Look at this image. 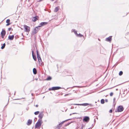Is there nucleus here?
<instances>
[{
    "mask_svg": "<svg viewBox=\"0 0 129 129\" xmlns=\"http://www.w3.org/2000/svg\"><path fill=\"white\" fill-rule=\"evenodd\" d=\"M8 30L9 31H10L11 30H12V29L11 27L9 28L8 29Z\"/></svg>",
    "mask_w": 129,
    "mask_h": 129,
    "instance_id": "7c9ffc66",
    "label": "nucleus"
},
{
    "mask_svg": "<svg viewBox=\"0 0 129 129\" xmlns=\"http://www.w3.org/2000/svg\"><path fill=\"white\" fill-rule=\"evenodd\" d=\"M37 54L38 58H39L40 57L37 50Z\"/></svg>",
    "mask_w": 129,
    "mask_h": 129,
    "instance_id": "a211bd4d",
    "label": "nucleus"
},
{
    "mask_svg": "<svg viewBox=\"0 0 129 129\" xmlns=\"http://www.w3.org/2000/svg\"><path fill=\"white\" fill-rule=\"evenodd\" d=\"M47 23L46 22H42L41 23L39 24V25L38 26V27H40L43 26L44 25H46L47 24Z\"/></svg>",
    "mask_w": 129,
    "mask_h": 129,
    "instance_id": "1a4fd4ad",
    "label": "nucleus"
},
{
    "mask_svg": "<svg viewBox=\"0 0 129 129\" xmlns=\"http://www.w3.org/2000/svg\"><path fill=\"white\" fill-rule=\"evenodd\" d=\"M105 101L106 102H107L108 101V100L107 99H106Z\"/></svg>",
    "mask_w": 129,
    "mask_h": 129,
    "instance_id": "e433bc0d",
    "label": "nucleus"
},
{
    "mask_svg": "<svg viewBox=\"0 0 129 129\" xmlns=\"http://www.w3.org/2000/svg\"><path fill=\"white\" fill-rule=\"evenodd\" d=\"M123 110V108L122 106H119L117 108V111L121 112Z\"/></svg>",
    "mask_w": 129,
    "mask_h": 129,
    "instance_id": "39448f33",
    "label": "nucleus"
},
{
    "mask_svg": "<svg viewBox=\"0 0 129 129\" xmlns=\"http://www.w3.org/2000/svg\"><path fill=\"white\" fill-rule=\"evenodd\" d=\"M112 109L110 110L109 111V112L110 113H112Z\"/></svg>",
    "mask_w": 129,
    "mask_h": 129,
    "instance_id": "2f4dec72",
    "label": "nucleus"
},
{
    "mask_svg": "<svg viewBox=\"0 0 129 129\" xmlns=\"http://www.w3.org/2000/svg\"><path fill=\"white\" fill-rule=\"evenodd\" d=\"M10 21V20L9 19H8L7 20L6 22L7 23H9Z\"/></svg>",
    "mask_w": 129,
    "mask_h": 129,
    "instance_id": "c85d7f7f",
    "label": "nucleus"
},
{
    "mask_svg": "<svg viewBox=\"0 0 129 129\" xmlns=\"http://www.w3.org/2000/svg\"><path fill=\"white\" fill-rule=\"evenodd\" d=\"M14 37V35L9 36L8 37V39L9 40H13Z\"/></svg>",
    "mask_w": 129,
    "mask_h": 129,
    "instance_id": "9d476101",
    "label": "nucleus"
},
{
    "mask_svg": "<svg viewBox=\"0 0 129 129\" xmlns=\"http://www.w3.org/2000/svg\"><path fill=\"white\" fill-rule=\"evenodd\" d=\"M33 73L34 74H36L37 72L36 69L34 68L33 69Z\"/></svg>",
    "mask_w": 129,
    "mask_h": 129,
    "instance_id": "dca6fc26",
    "label": "nucleus"
},
{
    "mask_svg": "<svg viewBox=\"0 0 129 129\" xmlns=\"http://www.w3.org/2000/svg\"><path fill=\"white\" fill-rule=\"evenodd\" d=\"M1 36H2V38H3L4 37L5 35L6 34V31L5 30H3L1 33Z\"/></svg>",
    "mask_w": 129,
    "mask_h": 129,
    "instance_id": "6e6552de",
    "label": "nucleus"
},
{
    "mask_svg": "<svg viewBox=\"0 0 129 129\" xmlns=\"http://www.w3.org/2000/svg\"><path fill=\"white\" fill-rule=\"evenodd\" d=\"M75 114V113H73V114Z\"/></svg>",
    "mask_w": 129,
    "mask_h": 129,
    "instance_id": "a18cd8bd",
    "label": "nucleus"
},
{
    "mask_svg": "<svg viewBox=\"0 0 129 129\" xmlns=\"http://www.w3.org/2000/svg\"><path fill=\"white\" fill-rule=\"evenodd\" d=\"M70 119H67V120H64V121H62V122H61V123H60L59 125H58V126L59 125V126L60 127V126H61V125H62V124L63 123H64V122H65L67 121L68 120H70Z\"/></svg>",
    "mask_w": 129,
    "mask_h": 129,
    "instance_id": "4468645a",
    "label": "nucleus"
},
{
    "mask_svg": "<svg viewBox=\"0 0 129 129\" xmlns=\"http://www.w3.org/2000/svg\"><path fill=\"white\" fill-rule=\"evenodd\" d=\"M8 23L6 25L7 26L9 25L10 24V23Z\"/></svg>",
    "mask_w": 129,
    "mask_h": 129,
    "instance_id": "72a5a7b5",
    "label": "nucleus"
},
{
    "mask_svg": "<svg viewBox=\"0 0 129 129\" xmlns=\"http://www.w3.org/2000/svg\"><path fill=\"white\" fill-rule=\"evenodd\" d=\"M58 10V7H56L54 10V11L55 12H57Z\"/></svg>",
    "mask_w": 129,
    "mask_h": 129,
    "instance_id": "f3484780",
    "label": "nucleus"
},
{
    "mask_svg": "<svg viewBox=\"0 0 129 129\" xmlns=\"http://www.w3.org/2000/svg\"><path fill=\"white\" fill-rule=\"evenodd\" d=\"M5 45H6V44L5 43H4L2 46L1 47V48L2 49H3L4 48H5Z\"/></svg>",
    "mask_w": 129,
    "mask_h": 129,
    "instance_id": "6ab92c4d",
    "label": "nucleus"
},
{
    "mask_svg": "<svg viewBox=\"0 0 129 129\" xmlns=\"http://www.w3.org/2000/svg\"><path fill=\"white\" fill-rule=\"evenodd\" d=\"M35 106L36 107H37L38 106V105H36Z\"/></svg>",
    "mask_w": 129,
    "mask_h": 129,
    "instance_id": "4c0bfd02",
    "label": "nucleus"
},
{
    "mask_svg": "<svg viewBox=\"0 0 129 129\" xmlns=\"http://www.w3.org/2000/svg\"><path fill=\"white\" fill-rule=\"evenodd\" d=\"M89 117L88 116H85L84 117L83 120L84 122H88L89 121Z\"/></svg>",
    "mask_w": 129,
    "mask_h": 129,
    "instance_id": "423d86ee",
    "label": "nucleus"
},
{
    "mask_svg": "<svg viewBox=\"0 0 129 129\" xmlns=\"http://www.w3.org/2000/svg\"><path fill=\"white\" fill-rule=\"evenodd\" d=\"M43 114L42 113H41L39 114V117L41 119L43 118Z\"/></svg>",
    "mask_w": 129,
    "mask_h": 129,
    "instance_id": "2eb2a0df",
    "label": "nucleus"
},
{
    "mask_svg": "<svg viewBox=\"0 0 129 129\" xmlns=\"http://www.w3.org/2000/svg\"><path fill=\"white\" fill-rule=\"evenodd\" d=\"M32 122V120H31L29 119L27 121V124L28 125H30Z\"/></svg>",
    "mask_w": 129,
    "mask_h": 129,
    "instance_id": "f8f14e48",
    "label": "nucleus"
},
{
    "mask_svg": "<svg viewBox=\"0 0 129 129\" xmlns=\"http://www.w3.org/2000/svg\"><path fill=\"white\" fill-rule=\"evenodd\" d=\"M39 113V111H37V112H35L34 114L36 115H37Z\"/></svg>",
    "mask_w": 129,
    "mask_h": 129,
    "instance_id": "393cba45",
    "label": "nucleus"
},
{
    "mask_svg": "<svg viewBox=\"0 0 129 129\" xmlns=\"http://www.w3.org/2000/svg\"><path fill=\"white\" fill-rule=\"evenodd\" d=\"M73 30L74 31V33L76 35H77V36H78V34H77V32L76 31H75V30Z\"/></svg>",
    "mask_w": 129,
    "mask_h": 129,
    "instance_id": "bb28decb",
    "label": "nucleus"
},
{
    "mask_svg": "<svg viewBox=\"0 0 129 129\" xmlns=\"http://www.w3.org/2000/svg\"><path fill=\"white\" fill-rule=\"evenodd\" d=\"M43 0H40L39 1H38V2H41V1H43Z\"/></svg>",
    "mask_w": 129,
    "mask_h": 129,
    "instance_id": "c9c22d12",
    "label": "nucleus"
},
{
    "mask_svg": "<svg viewBox=\"0 0 129 129\" xmlns=\"http://www.w3.org/2000/svg\"><path fill=\"white\" fill-rule=\"evenodd\" d=\"M38 59L39 63H40L41 62H42V60H41V57H40L39 58H38Z\"/></svg>",
    "mask_w": 129,
    "mask_h": 129,
    "instance_id": "aec40b11",
    "label": "nucleus"
},
{
    "mask_svg": "<svg viewBox=\"0 0 129 129\" xmlns=\"http://www.w3.org/2000/svg\"><path fill=\"white\" fill-rule=\"evenodd\" d=\"M101 104H103L104 103V99H102L101 101Z\"/></svg>",
    "mask_w": 129,
    "mask_h": 129,
    "instance_id": "5701e85b",
    "label": "nucleus"
},
{
    "mask_svg": "<svg viewBox=\"0 0 129 129\" xmlns=\"http://www.w3.org/2000/svg\"><path fill=\"white\" fill-rule=\"evenodd\" d=\"M38 16H36L34 17L32 19V20L33 21L35 22L36 21L37 19Z\"/></svg>",
    "mask_w": 129,
    "mask_h": 129,
    "instance_id": "ddd939ff",
    "label": "nucleus"
},
{
    "mask_svg": "<svg viewBox=\"0 0 129 129\" xmlns=\"http://www.w3.org/2000/svg\"><path fill=\"white\" fill-rule=\"evenodd\" d=\"M34 51H32V55H34Z\"/></svg>",
    "mask_w": 129,
    "mask_h": 129,
    "instance_id": "473e14b6",
    "label": "nucleus"
},
{
    "mask_svg": "<svg viewBox=\"0 0 129 129\" xmlns=\"http://www.w3.org/2000/svg\"><path fill=\"white\" fill-rule=\"evenodd\" d=\"M123 74V72L122 71H120V72L119 73V75H120V76H121V75L122 74Z\"/></svg>",
    "mask_w": 129,
    "mask_h": 129,
    "instance_id": "a878e982",
    "label": "nucleus"
},
{
    "mask_svg": "<svg viewBox=\"0 0 129 129\" xmlns=\"http://www.w3.org/2000/svg\"><path fill=\"white\" fill-rule=\"evenodd\" d=\"M22 35H23V34H22Z\"/></svg>",
    "mask_w": 129,
    "mask_h": 129,
    "instance_id": "37998d69",
    "label": "nucleus"
},
{
    "mask_svg": "<svg viewBox=\"0 0 129 129\" xmlns=\"http://www.w3.org/2000/svg\"><path fill=\"white\" fill-rule=\"evenodd\" d=\"M116 99L115 98H114L113 99V104L114 105H115L116 104L115 102Z\"/></svg>",
    "mask_w": 129,
    "mask_h": 129,
    "instance_id": "b1692460",
    "label": "nucleus"
},
{
    "mask_svg": "<svg viewBox=\"0 0 129 129\" xmlns=\"http://www.w3.org/2000/svg\"><path fill=\"white\" fill-rule=\"evenodd\" d=\"M78 36H79L80 37H82L83 36V35H81V34H79L78 35Z\"/></svg>",
    "mask_w": 129,
    "mask_h": 129,
    "instance_id": "c756f323",
    "label": "nucleus"
},
{
    "mask_svg": "<svg viewBox=\"0 0 129 129\" xmlns=\"http://www.w3.org/2000/svg\"><path fill=\"white\" fill-rule=\"evenodd\" d=\"M71 105H77L82 106H87L89 105L88 103H84L83 104H72Z\"/></svg>",
    "mask_w": 129,
    "mask_h": 129,
    "instance_id": "0eeeda50",
    "label": "nucleus"
},
{
    "mask_svg": "<svg viewBox=\"0 0 129 129\" xmlns=\"http://www.w3.org/2000/svg\"><path fill=\"white\" fill-rule=\"evenodd\" d=\"M113 94V93L112 92H111L110 94V96H112Z\"/></svg>",
    "mask_w": 129,
    "mask_h": 129,
    "instance_id": "cd10ccee",
    "label": "nucleus"
},
{
    "mask_svg": "<svg viewBox=\"0 0 129 129\" xmlns=\"http://www.w3.org/2000/svg\"><path fill=\"white\" fill-rule=\"evenodd\" d=\"M41 120L39 119L37 123L35 125V127L36 128H38L42 124Z\"/></svg>",
    "mask_w": 129,
    "mask_h": 129,
    "instance_id": "f257e3e1",
    "label": "nucleus"
},
{
    "mask_svg": "<svg viewBox=\"0 0 129 129\" xmlns=\"http://www.w3.org/2000/svg\"><path fill=\"white\" fill-rule=\"evenodd\" d=\"M51 79V77L50 76L48 77V78L46 79V80H50Z\"/></svg>",
    "mask_w": 129,
    "mask_h": 129,
    "instance_id": "4be33fe9",
    "label": "nucleus"
},
{
    "mask_svg": "<svg viewBox=\"0 0 129 129\" xmlns=\"http://www.w3.org/2000/svg\"><path fill=\"white\" fill-rule=\"evenodd\" d=\"M61 88V87H53L51 88H49V90H58Z\"/></svg>",
    "mask_w": 129,
    "mask_h": 129,
    "instance_id": "7ed1b4c3",
    "label": "nucleus"
},
{
    "mask_svg": "<svg viewBox=\"0 0 129 129\" xmlns=\"http://www.w3.org/2000/svg\"><path fill=\"white\" fill-rule=\"evenodd\" d=\"M15 93H14V95H15Z\"/></svg>",
    "mask_w": 129,
    "mask_h": 129,
    "instance_id": "ea45409f",
    "label": "nucleus"
},
{
    "mask_svg": "<svg viewBox=\"0 0 129 129\" xmlns=\"http://www.w3.org/2000/svg\"><path fill=\"white\" fill-rule=\"evenodd\" d=\"M116 90H118V89H116Z\"/></svg>",
    "mask_w": 129,
    "mask_h": 129,
    "instance_id": "a19ab883",
    "label": "nucleus"
},
{
    "mask_svg": "<svg viewBox=\"0 0 129 129\" xmlns=\"http://www.w3.org/2000/svg\"><path fill=\"white\" fill-rule=\"evenodd\" d=\"M24 27L25 29L24 31L28 33L30 31V27L25 25H24Z\"/></svg>",
    "mask_w": 129,
    "mask_h": 129,
    "instance_id": "f03ea898",
    "label": "nucleus"
},
{
    "mask_svg": "<svg viewBox=\"0 0 129 129\" xmlns=\"http://www.w3.org/2000/svg\"><path fill=\"white\" fill-rule=\"evenodd\" d=\"M71 123V122L68 123V124H67V125H68L70 124Z\"/></svg>",
    "mask_w": 129,
    "mask_h": 129,
    "instance_id": "f704fd0d",
    "label": "nucleus"
},
{
    "mask_svg": "<svg viewBox=\"0 0 129 129\" xmlns=\"http://www.w3.org/2000/svg\"><path fill=\"white\" fill-rule=\"evenodd\" d=\"M79 87V86H78V87Z\"/></svg>",
    "mask_w": 129,
    "mask_h": 129,
    "instance_id": "79ce46f5",
    "label": "nucleus"
},
{
    "mask_svg": "<svg viewBox=\"0 0 129 129\" xmlns=\"http://www.w3.org/2000/svg\"><path fill=\"white\" fill-rule=\"evenodd\" d=\"M106 40L107 41L111 42V37L110 36L106 39Z\"/></svg>",
    "mask_w": 129,
    "mask_h": 129,
    "instance_id": "9b49d317",
    "label": "nucleus"
},
{
    "mask_svg": "<svg viewBox=\"0 0 129 129\" xmlns=\"http://www.w3.org/2000/svg\"><path fill=\"white\" fill-rule=\"evenodd\" d=\"M33 58L34 60L35 61H36V56L34 55H32Z\"/></svg>",
    "mask_w": 129,
    "mask_h": 129,
    "instance_id": "412c9836",
    "label": "nucleus"
},
{
    "mask_svg": "<svg viewBox=\"0 0 129 129\" xmlns=\"http://www.w3.org/2000/svg\"><path fill=\"white\" fill-rule=\"evenodd\" d=\"M50 0L52 1H53L54 0Z\"/></svg>",
    "mask_w": 129,
    "mask_h": 129,
    "instance_id": "58836bf2",
    "label": "nucleus"
},
{
    "mask_svg": "<svg viewBox=\"0 0 129 129\" xmlns=\"http://www.w3.org/2000/svg\"><path fill=\"white\" fill-rule=\"evenodd\" d=\"M39 28L40 27H38V26L37 27H36L34 29L33 31V34H36L38 31L40 29Z\"/></svg>",
    "mask_w": 129,
    "mask_h": 129,
    "instance_id": "20e7f679",
    "label": "nucleus"
},
{
    "mask_svg": "<svg viewBox=\"0 0 129 129\" xmlns=\"http://www.w3.org/2000/svg\"><path fill=\"white\" fill-rule=\"evenodd\" d=\"M71 115V114H70V115Z\"/></svg>",
    "mask_w": 129,
    "mask_h": 129,
    "instance_id": "c03bdc74",
    "label": "nucleus"
}]
</instances>
